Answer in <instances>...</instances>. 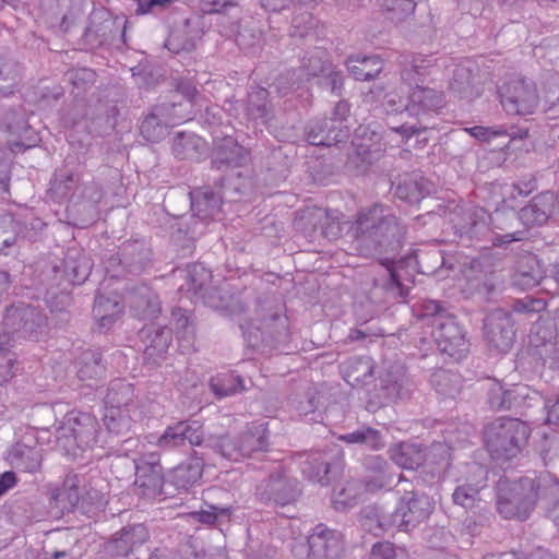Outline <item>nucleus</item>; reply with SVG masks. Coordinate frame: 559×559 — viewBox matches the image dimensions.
Returning a JSON list of instances; mask_svg holds the SVG:
<instances>
[{
	"label": "nucleus",
	"mask_w": 559,
	"mask_h": 559,
	"mask_svg": "<svg viewBox=\"0 0 559 559\" xmlns=\"http://www.w3.org/2000/svg\"><path fill=\"white\" fill-rule=\"evenodd\" d=\"M429 67V60L413 57L403 66L399 87L385 91L377 86L366 95V102H378L388 115L407 114L417 119L414 124L390 126L391 131L401 136V142L408 141L421 130L432 128L429 126L430 119L439 115L445 106L443 92L419 85L430 74L427 71Z\"/></svg>",
	"instance_id": "obj_1"
},
{
	"label": "nucleus",
	"mask_w": 559,
	"mask_h": 559,
	"mask_svg": "<svg viewBox=\"0 0 559 559\" xmlns=\"http://www.w3.org/2000/svg\"><path fill=\"white\" fill-rule=\"evenodd\" d=\"M96 426V418L91 414L69 412L55 428L53 441L49 439V429H27L23 438L8 449L4 459L11 467L20 472L35 473L40 468L43 460L37 444L47 442L50 449L76 457L80 450L88 449L97 442Z\"/></svg>",
	"instance_id": "obj_2"
},
{
	"label": "nucleus",
	"mask_w": 559,
	"mask_h": 559,
	"mask_svg": "<svg viewBox=\"0 0 559 559\" xmlns=\"http://www.w3.org/2000/svg\"><path fill=\"white\" fill-rule=\"evenodd\" d=\"M501 207L497 206L493 214L487 210L471 205H455L449 211V222L453 225L455 233L460 236L466 235L469 238H478L489 230L492 224L497 228L500 218L503 216L510 221H520L523 225H543L554 214L556 197L552 192H543L536 195L528 205L522 207L519 213L513 209L506 210V200H502Z\"/></svg>",
	"instance_id": "obj_3"
},
{
	"label": "nucleus",
	"mask_w": 559,
	"mask_h": 559,
	"mask_svg": "<svg viewBox=\"0 0 559 559\" xmlns=\"http://www.w3.org/2000/svg\"><path fill=\"white\" fill-rule=\"evenodd\" d=\"M340 233L345 230V236L356 243L355 249L367 254L383 243L400 241L403 228L395 215L381 204H373L361 209L355 222L337 223Z\"/></svg>",
	"instance_id": "obj_4"
},
{
	"label": "nucleus",
	"mask_w": 559,
	"mask_h": 559,
	"mask_svg": "<svg viewBox=\"0 0 559 559\" xmlns=\"http://www.w3.org/2000/svg\"><path fill=\"white\" fill-rule=\"evenodd\" d=\"M46 323V317L35 307L24 304L7 308L3 317V334L0 335V385L14 374L15 359L7 349L11 340L20 337L36 338L37 332Z\"/></svg>",
	"instance_id": "obj_5"
},
{
	"label": "nucleus",
	"mask_w": 559,
	"mask_h": 559,
	"mask_svg": "<svg viewBox=\"0 0 559 559\" xmlns=\"http://www.w3.org/2000/svg\"><path fill=\"white\" fill-rule=\"evenodd\" d=\"M540 498V484L530 477L516 481L500 479L497 485V511L504 519L526 520Z\"/></svg>",
	"instance_id": "obj_6"
},
{
	"label": "nucleus",
	"mask_w": 559,
	"mask_h": 559,
	"mask_svg": "<svg viewBox=\"0 0 559 559\" xmlns=\"http://www.w3.org/2000/svg\"><path fill=\"white\" fill-rule=\"evenodd\" d=\"M484 435L486 447L492 457L511 460L526 444L530 428L515 418H499L485 428Z\"/></svg>",
	"instance_id": "obj_7"
},
{
	"label": "nucleus",
	"mask_w": 559,
	"mask_h": 559,
	"mask_svg": "<svg viewBox=\"0 0 559 559\" xmlns=\"http://www.w3.org/2000/svg\"><path fill=\"white\" fill-rule=\"evenodd\" d=\"M139 417L131 384L120 379L112 381L105 397L103 416L108 431L115 435L128 432Z\"/></svg>",
	"instance_id": "obj_8"
},
{
	"label": "nucleus",
	"mask_w": 559,
	"mask_h": 559,
	"mask_svg": "<svg viewBox=\"0 0 559 559\" xmlns=\"http://www.w3.org/2000/svg\"><path fill=\"white\" fill-rule=\"evenodd\" d=\"M405 493L401 497L395 511L390 520L384 516L379 520V527L386 530L394 526L400 531H411L424 522L432 512L433 506L427 495H417L414 490L404 488Z\"/></svg>",
	"instance_id": "obj_9"
},
{
	"label": "nucleus",
	"mask_w": 559,
	"mask_h": 559,
	"mask_svg": "<svg viewBox=\"0 0 559 559\" xmlns=\"http://www.w3.org/2000/svg\"><path fill=\"white\" fill-rule=\"evenodd\" d=\"M207 445L230 461H240L253 452L263 451L267 447L266 426L264 423L253 424L239 438L221 437L207 440Z\"/></svg>",
	"instance_id": "obj_10"
},
{
	"label": "nucleus",
	"mask_w": 559,
	"mask_h": 559,
	"mask_svg": "<svg viewBox=\"0 0 559 559\" xmlns=\"http://www.w3.org/2000/svg\"><path fill=\"white\" fill-rule=\"evenodd\" d=\"M349 114V104L338 102L330 119H317L307 128V141L314 146H332L349 138V128L344 124Z\"/></svg>",
	"instance_id": "obj_11"
},
{
	"label": "nucleus",
	"mask_w": 559,
	"mask_h": 559,
	"mask_svg": "<svg viewBox=\"0 0 559 559\" xmlns=\"http://www.w3.org/2000/svg\"><path fill=\"white\" fill-rule=\"evenodd\" d=\"M243 337L249 346L262 353L266 347L285 341L288 336V318L285 314L274 312L255 322L241 324Z\"/></svg>",
	"instance_id": "obj_12"
},
{
	"label": "nucleus",
	"mask_w": 559,
	"mask_h": 559,
	"mask_svg": "<svg viewBox=\"0 0 559 559\" xmlns=\"http://www.w3.org/2000/svg\"><path fill=\"white\" fill-rule=\"evenodd\" d=\"M499 95L503 109L510 115H532L539 103L536 86L525 80L510 81L500 88Z\"/></svg>",
	"instance_id": "obj_13"
},
{
	"label": "nucleus",
	"mask_w": 559,
	"mask_h": 559,
	"mask_svg": "<svg viewBox=\"0 0 559 559\" xmlns=\"http://www.w3.org/2000/svg\"><path fill=\"white\" fill-rule=\"evenodd\" d=\"M431 336L440 352L460 360L468 350L465 333L450 316H438L431 322Z\"/></svg>",
	"instance_id": "obj_14"
},
{
	"label": "nucleus",
	"mask_w": 559,
	"mask_h": 559,
	"mask_svg": "<svg viewBox=\"0 0 559 559\" xmlns=\"http://www.w3.org/2000/svg\"><path fill=\"white\" fill-rule=\"evenodd\" d=\"M189 116L178 115L176 104H160L141 122L140 131L144 139L151 142H158L170 127L178 126L187 120Z\"/></svg>",
	"instance_id": "obj_15"
},
{
	"label": "nucleus",
	"mask_w": 559,
	"mask_h": 559,
	"mask_svg": "<svg viewBox=\"0 0 559 559\" xmlns=\"http://www.w3.org/2000/svg\"><path fill=\"white\" fill-rule=\"evenodd\" d=\"M135 481L138 495L145 499H156L163 495L164 485H167L163 477L162 466L158 456L150 455L146 461L143 457L134 461Z\"/></svg>",
	"instance_id": "obj_16"
},
{
	"label": "nucleus",
	"mask_w": 559,
	"mask_h": 559,
	"mask_svg": "<svg viewBox=\"0 0 559 559\" xmlns=\"http://www.w3.org/2000/svg\"><path fill=\"white\" fill-rule=\"evenodd\" d=\"M418 264L417 258L407 255L396 262L383 263L385 277L376 278L374 286L383 288L393 298H405L407 289L404 281H409Z\"/></svg>",
	"instance_id": "obj_17"
},
{
	"label": "nucleus",
	"mask_w": 559,
	"mask_h": 559,
	"mask_svg": "<svg viewBox=\"0 0 559 559\" xmlns=\"http://www.w3.org/2000/svg\"><path fill=\"white\" fill-rule=\"evenodd\" d=\"M485 335L488 343L500 352L511 348L515 331L511 316L502 309H496L484 323Z\"/></svg>",
	"instance_id": "obj_18"
},
{
	"label": "nucleus",
	"mask_w": 559,
	"mask_h": 559,
	"mask_svg": "<svg viewBox=\"0 0 559 559\" xmlns=\"http://www.w3.org/2000/svg\"><path fill=\"white\" fill-rule=\"evenodd\" d=\"M201 425L198 421H179L169 426L158 438V447L171 450L189 442L190 445H200L203 440Z\"/></svg>",
	"instance_id": "obj_19"
},
{
	"label": "nucleus",
	"mask_w": 559,
	"mask_h": 559,
	"mask_svg": "<svg viewBox=\"0 0 559 559\" xmlns=\"http://www.w3.org/2000/svg\"><path fill=\"white\" fill-rule=\"evenodd\" d=\"M144 359L147 364L158 365L171 342V332L167 326H145L140 332Z\"/></svg>",
	"instance_id": "obj_20"
},
{
	"label": "nucleus",
	"mask_w": 559,
	"mask_h": 559,
	"mask_svg": "<svg viewBox=\"0 0 559 559\" xmlns=\"http://www.w3.org/2000/svg\"><path fill=\"white\" fill-rule=\"evenodd\" d=\"M310 551L318 559H336L342 549L341 535L323 524L313 528L308 539Z\"/></svg>",
	"instance_id": "obj_21"
},
{
	"label": "nucleus",
	"mask_w": 559,
	"mask_h": 559,
	"mask_svg": "<svg viewBox=\"0 0 559 559\" xmlns=\"http://www.w3.org/2000/svg\"><path fill=\"white\" fill-rule=\"evenodd\" d=\"M127 301L132 314L141 320H151L160 312L156 294L146 285H141L128 294Z\"/></svg>",
	"instance_id": "obj_22"
},
{
	"label": "nucleus",
	"mask_w": 559,
	"mask_h": 559,
	"mask_svg": "<svg viewBox=\"0 0 559 559\" xmlns=\"http://www.w3.org/2000/svg\"><path fill=\"white\" fill-rule=\"evenodd\" d=\"M331 66L328 52L322 49H316L309 57L304 58L300 69L292 72V79L296 78V80L292 82L290 88L297 91L305 81H309L311 78L324 76Z\"/></svg>",
	"instance_id": "obj_23"
},
{
	"label": "nucleus",
	"mask_w": 559,
	"mask_h": 559,
	"mask_svg": "<svg viewBox=\"0 0 559 559\" xmlns=\"http://www.w3.org/2000/svg\"><path fill=\"white\" fill-rule=\"evenodd\" d=\"M203 460L190 457L169 472L166 484L174 486L177 490H188L201 478Z\"/></svg>",
	"instance_id": "obj_24"
},
{
	"label": "nucleus",
	"mask_w": 559,
	"mask_h": 559,
	"mask_svg": "<svg viewBox=\"0 0 559 559\" xmlns=\"http://www.w3.org/2000/svg\"><path fill=\"white\" fill-rule=\"evenodd\" d=\"M471 62L464 61L459 64H452L449 71L452 73L450 80V90L459 98L472 100L480 95V90L473 84Z\"/></svg>",
	"instance_id": "obj_25"
},
{
	"label": "nucleus",
	"mask_w": 559,
	"mask_h": 559,
	"mask_svg": "<svg viewBox=\"0 0 559 559\" xmlns=\"http://www.w3.org/2000/svg\"><path fill=\"white\" fill-rule=\"evenodd\" d=\"M390 459L400 467L415 469L424 465L427 459L426 449L413 442H400L390 447Z\"/></svg>",
	"instance_id": "obj_26"
},
{
	"label": "nucleus",
	"mask_w": 559,
	"mask_h": 559,
	"mask_svg": "<svg viewBox=\"0 0 559 559\" xmlns=\"http://www.w3.org/2000/svg\"><path fill=\"white\" fill-rule=\"evenodd\" d=\"M374 369L373 360L368 356L350 357L341 366L343 379L352 386L368 383Z\"/></svg>",
	"instance_id": "obj_27"
},
{
	"label": "nucleus",
	"mask_w": 559,
	"mask_h": 559,
	"mask_svg": "<svg viewBox=\"0 0 559 559\" xmlns=\"http://www.w3.org/2000/svg\"><path fill=\"white\" fill-rule=\"evenodd\" d=\"M121 300L117 295L114 298L105 297L98 292L95 297L93 314L100 330H109L122 313Z\"/></svg>",
	"instance_id": "obj_28"
},
{
	"label": "nucleus",
	"mask_w": 559,
	"mask_h": 559,
	"mask_svg": "<svg viewBox=\"0 0 559 559\" xmlns=\"http://www.w3.org/2000/svg\"><path fill=\"white\" fill-rule=\"evenodd\" d=\"M191 209L201 219H215L223 205L222 197L210 188L190 193Z\"/></svg>",
	"instance_id": "obj_29"
},
{
	"label": "nucleus",
	"mask_w": 559,
	"mask_h": 559,
	"mask_svg": "<svg viewBox=\"0 0 559 559\" xmlns=\"http://www.w3.org/2000/svg\"><path fill=\"white\" fill-rule=\"evenodd\" d=\"M348 72L358 81H369L382 70V60L377 55L350 56L346 61Z\"/></svg>",
	"instance_id": "obj_30"
},
{
	"label": "nucleus",
	"mask_w": 559,
	"mask_h": 559,
	"mask_svg": "<svg viewBox=\"0 0 559 559\" xmlns=\"http://www.w3.org/2000/svg\"><path fill=\"white\" fill-rule=\"evenodd\" d=\"M210 388L218 399L240 393L246 389L241 377L230 370L218 372L212 377Z\"/></svg>",
	"instance_id": "obj_31"
},
{
	"label": "nucleus",
	"mask_w": 559,
	"mask_h": 559,
	"mask_svg": "<svg viewBox=\"0 0 559 559\" xmlns=\"http://www.w3.org/2000/svg\"><path fill=\"white\" fill-rule=\"evenodd\" d=\"M249 159V152L239 145L233 138H225L216 146L215 162L233 167H239Z\"/></svg>",
	"instance_id": "obj_32"
},
{
	"label": "nucleus",
	"mask_w": 559,
	"mask_h": 559,
	"mask_svg": "<svg viewBox=\"0 0 559 559\" xmlns=\"http://www.w3.org/2000/svg\"><path fill=\"white\" fill-rule=\"evenodd\" d=\"M148 538L146 528L139 524L123 528L120 536L114 540V547L119 556H128L138 546L144 544Z\"/></svg>",
	"instance_id": "obj_33"
},
{
	"label": "nucleus",
	"mask_w": 559,
	"mask_h": 559,
	"mask_svg": "<svg viewBox=\"0 0 559 559\" xmlns=\"http://www.w3.org/2000/svg\"><path fill=\"white\" fill-rule=\"evenodd\" d=\"M367 467L370 475L366 479V490L376 491L391 485L392 476L388 473V462L379 456H371L368 460Z\"/></svg>",
	"instance_id": "obj_34"
},
{
	"label": "nucleus",
	"mask_w": 559,
	"mask_h": 559,
	"mask_svg": "<svg viewBox=\"0 0 559 559\" xmlns=\"http://www.w3.org/2000/svg\"><path fill=\"white\" fill-rule=\"evenodd\" d=\"M301 457H304V455ZM300 465L302 474L309 480L318 481L322 485L329 483L328 474L330 472V464L321 452H312L305 455V460L300 461Z\"/></svg>",
	"instance_id": "obj_35"
},
{
	"label": "nucleus",
	"mask_w": 559,
	"mask_h": 559,
	"mask_svg": "<svg viewBox=\"0 0 559 559\" xmlns=\"http://www.w3.org/2000/svg\"><path fill=\"white\" fill-rule=\"evenodd\" d=\"M337 439L347 444H362L376 451L384 447L381 433L371 427H361L355 431L340 435Z\"/></svg>",
	"instance_id": "obj_36"
},
{
	"label": "nucleus",
	"mask_w": 559,
	"mask_h": 559,
	"mask_svg": "<svg viewBox=\"0 0 559 559\" xmlns=\"http://www.w3.org/2000/svg\"><path fill=\"white\" fill-rule=\"evenodd\" d=\"M525 390L522 385H516L512 390H504L501 383H491L488 390V403L493 409L511 408L515 405L514 395H523Z\"/></svg>",
	"instance_id": "obj_37"
},
{
	"label": "nucleus",
	"mask_w": 559,
	"mask_h": 559,
	"mask_svg": "<svg viewBox=\"0 0 559 559\" xmlns=\"http://www.w3.org/2000/svg\"><path fill=\"white\" fill-rule=\"evenodd\" d=\"M76 368L78 377L82 381L99 377L104 370L100 353L94 349L83 352L76 361Z\"/></svg>",
	"instance_id": "obj_38"
},
{
	"label": "nucleus",
	"mask_w": 559,
	"mask_h": 559,
	"mask_svg": "<svg viewBox=\"0 0 559 559\" xmlns=\"http://www.w3.org/2000/svg\"><path fill=\"white\" fill-rule=\"evenodd\" d=\"M79 484L80 480L76 475L66 477L62 489L56 495V500L62 506L63 510L71 511L79 504L81 499Z\"/></svg>",
	"instance_id": "obj_39"
},
{
	"label": "nucleus",
	"mask_w": 559,
	"mask_h": 559,
	"mask_svg": "<svg viewBox=\"0 0 559 559\" xmlns=\"http://www.w3.org/2000/svg\"><path fill=\"white\" fill-rule=\"evenodd\" d=\"M66 275L73 285H80L88 277L92 270L91 261L85 255H80L78 260L68 257L64 262Z\"/></svg>",
	"instance_id": "obj_40"
},
{
	"label": "nucleus",
	"mask_w": 559,
	"mask_h": 559,
	"mask_svg": "<svg viewBox=\"0 0 559 559\" xmlns=\"http://www.w3.org/2000/svg\"><path fill=\"white\" fill-rule=\"evenodd\" d=\"M269 92L263 87L253 88L248 95L247 115L250 119L264 121L266 118V99Z\"/></svg>",
	"instance_id": "obj_41"
},
{
	"label": "nucleus",
	"mask_w": 559,
	"mask_h": 559,
	"mask_svg": "<svg viewBox=\"0 0 559 559\" xmlns=\"http://www.w3.org/2000/svg\"><path fill=\"white\" fill-rule=\"evenodd\" d=\"M468 430L469 427H465L464 433L462 435V432L459 431L457 437L452 436L451 430H447V435L444 437L445 445L440 443L433 444L432 452H438L441 454V457L437 463L439 466V472L448 466L450 460V450L454 449L456 444H461L467 439V436L469 435Z\"/></svg>",
	"instance_id": "obj_42"
},
{
	"label": "nucleus",
	"mask_w": 559,
	"mask_h": 559,
	"mask_svg": "<svg viewBox=\"0 0 559 559\" xmlns=\"http://www.w3.org/2000/svg\"><path fill=\"white\" fill-rule=\"evenodd\" d=\"M19 80L20 71L16 63H0V96H8L12 94Z\"/></svg>",
	"instance_id": "obj_43"
},
{
	"label": "nucleus",
	"mask_w": 559,
	"mask_h": 559,
	"mask_svg": "<svg viewBox=\"0 0 559 559\" xmlns=\"http://www.w3.org/2000/svg\"><path fill=\"white\" fill-rule=\"evenodd\" d=\"M530 262V271H519L513 277L514 285L524 290L536 287L543 278L538 261L535 258H531Z\"/></svg>",
	"instance_id": "obj_44"
},
{
	"label": "nucleus",
	"mask_w": 559,
	"mask_h": 559,
	"mask_svg": "<svg viewBox=\"0 0 559 559\" xmlns=\"http://www.w3.org/2000/svg\"><path fill=\"white\" fill-rule=\"evenodd\" d=\"M481 486L464 484L457 486L452 495L453 502L464 509H472L476 506Z\"/></svg>",
	"instance_id": "obj_45"
},
{
	"label": "nucleus",
	"mask_w": 559,
	"mask_h": 559,
	"mask_svg": "<svg viewBox=\"0 0 559 559\" xmlns=\"http://www.w3.org/2000/svg\"><path fill=\"white\" fill-rule=\"evenodd\" d=\"M231 514V508L230 507H219L214 504H209L206 509L195 511L191 513V516L205 525H213L215 524L219 519L226 518L228 519Z\"/></svg>",
	"instance_id": "obj_46"
},
{
	"label": "nucleus",
	"mask_w": 559,
	"mask_h": 559,
	"mask_svg": "<svg viewBox=\"0 0 559 559\" xmlns=\"http://www.w3.org/2000/svg\"><path fill=\"white\" fill-rule=\"evenodd\" d=\"M464 131L472 135L473 138L484 142L491 141L492 139L503 135H508L512 139L518 136L515 132H508V130L503 127L489 128L483 126H475L471 128H465Z\"/></svg>",
	"instance_id": "obj_47"
},
{
	"label": "nucleus",
	"mask_w": 559,
	"mask_h": 559,
	"mask_svg": "<svg viewBox=\"0 0 559 559\" xmlns=\"http://www.w3.org/2000/svg\"><path fill=\"white\" fill-rule=\"evenodd\" d=\"M187 277L190 282V289L197 294L203 289L212 275L202 263H193L187 267Z\"/></svg>",
	"instance_id": "obj_48"
},
{
	"label": "nucleus",
	"mask_w": 559,
	"mask_h": 559,
	"mask_svg": "<svg viewBox=\"0 0 559 559\" xmlns=\"http://www.w3.org/2000/svg\"><path fill=\"white\" fill-rule=\"evenodd\" d=\"M382 7L392 14L391 19L402 20L415 11L414 0H383Z\"/></svg>",
	"instance_id": "obj_49"
},
{
	"label": "nucleus",
	"mask_w": 559,
	"mask_h": 559,
	"mask_svg": "<svg viewBox=\"0 0 559 559\" xmlns=\"http://www.w3.org/2000/svg\"><path fill=\"white\" fill-rule=\"evenodd\" d=\"M370 559H407V556L405 549L395 548L389 542H381L372 546Z\"/></svg>",
	"instance_id": "obj_50"
},
{
	"label": "nucleus",
	"mask_w": 559,
	"mask_h": 559,
	"mask_svg": "<svg viewBox=\"0 0 559 559\" xmlns=\"http://www.w3.org/2000/svg\"><path fill=\"white\" fill-rule=\"evenodd\" d=\"M395 195L409 204H414L418 203L425 197V192L418 182L404 181L396 187Z\"/></svg>",
	"instance_id": "obj_51"
},
{
	"label": "nucleus",
	"mask_w": 559,
	"mask_h": 559,
	"mask_svg": "<svg viewBox=\"0 0 559 559\" xmlns=\"http://www.w3.org/2000/svg\"><path fill=\"white\" fill-rule=\"evenodd\" d=\"M316 25V20L309 12L296 15L292 22V35L297 37H306L310 34Z\"/></svg>",
	"instance_id": "obj_52"
},
{
	"label": "nucleus",
	"mask_w": 559,
	"mask_h": 559,
	"mask_svg": "<svg viewBox=\"0 0 559 559\" xmlns=\"http://www.w3.org/2000/svg\"><path fill=\"white\" fill-rule=\"evenodd\" d=\"M171 318L176 324L178 338L190 341V321L187 312L182 309H175L171 313Z\"/></svg>",
	"instance_id": "obj_53"
},
{
	"label": "nucleus",
	"mask_w": 559,
	"mask_h": 559,
	"mask_svg": "<svg viewBox=\"0 0 559 559\" xmlns=\"http://www.w3.org/2000/svg\"><path fill=\"white\" fill-rule=\"evenodd\" d=\"M235 7L236 4L228 0H203L200 2V11L203 14L221 13Z\"/></svg>",
	"instance_id": "obj_54"
},
{
	"label": "nucleus",
	"mask_w": 559,
	"mask_h": 559,
	"mask_svg": "<svg viewBox=\"0 0 559 559\" xmlns=\"http://www.w3.org/2000/svg\"><path fill=\"white\" fill-rule=\"evenodd\" d=\"M292 406L299 417H307L309 414H313L317 405L314 397L311 394H306L302 400H292Z\"/></svg>",
	"instance_id": "obj_55"
},
{
	"label": "nucleus",
	"mask_w": 559,
	"mask_h": 559,
	"mask_svg": "<svg viewBox=\"0 0 559 559\" xmlns=\"http://www.w3.org/2000/svg\"><path fill=\"white\" fill-rule=\"evenodd\" d=\"M295 0H260V3L263 9L271 12H278L289 7ZM298 3L302 5H309L312 3H317L318 0H296Z\"/></svg>",
	"instance_id": "obj_56"
},
{
	"label": "nucleus",
	"mask_w": 559,
	"mask_h": 559,
	"mask_svg": "<svg viewBox=\"0 0 559 559\" xmlns=\"http://www.w3.org/2000/svg\"><path fill=\"white\" fill-rule=\"evenodd\" d=\"M544 308L545 302L543 300L532 299L530 297L516 300L513 305V310L516 312H539Z\"/></svg>",
	"instance_id": "obj_57"
},
{
	"label": "nucleus",
	"mask_w": 559,
	"mask_h": 559,
	"mask_svg": "<svg viewBox=\"0 0 559 559\" xmlns=\"http://www.w3.org/2000/svg\"><path fill=\"white\" fill-rule=\"evenodd\" d=\"M74 183V176L72 174L63 175L61 173L56 174L52 183L53 189L60 191L62 197H68L69 191L72 189Z\"/></svg>",
	"instance_id": "obj_58"
},
{
	"label": "nucleus",
	"mask_w": 559,
	"mask_h": 559,
	"mask_svg": "<svg viewBox=\"0 0 559 559\" xmlns=\"http://www.w3.org/2000/svg\"><path fill=\"white\" fill-rule=\"evenodd\" d=\"M138 8L136 14H146L151 12L155 7L166 8L175 0H135Z\"/></svg>",
	"instance_id": "obj_59"
},
{
	"label": "nucleus",
	"mask_w": 559,
	"mask_h": 559,
	"mask_svg": "<svg viewBox=\"0 0 559 559\" xmlns=\"http://www.w3.org/2000/svg\"><path fill=\"white\" fill-rule=\"evenodd\" d=\"M70 78L74 85L82 83L85 86L90 83H94L95 72L91 69H79L71 72Z\"/></svg>",
	"instance_id": "obj_60"
},
{
	"label": "nucleus",
	"mask_w": 559,
	"mask_h": 559,
	"mask_svg": "<svg viewBox=\"0 0 559 559\" xmlns=\"http://www.w3.org/2000/svg\"><path fill=\"white\" fill-rule=\"evenodd\" d=\"M323 78L330 81L332 92L335 94H340L343 86L342 72L336 71L335 68L331 66L330 70H328Z\"/></svg>",
	"instance_id": "obj_61"
},
{
	"label": "nucleus",
	"mask_w": 559,
	"mask_h": 559,
	"mask_svg": "<svg viewBox=\"0 0 559 559\" xmlns=\"http://www.w3.org/2000/svg\"><path fill=\"white\" fill-rule=\"evenodd\" d=\"M441 307L437 301L428 300L424 304V312L421 314L424 320L428 321V324L431 325L432 319L438 316H443L440 313Z\"/></svg>",
	"instance_id": "obj_62"
},
{
	"label": "nucleus",
	"mask_w": 559,
	"mask_h": 559,
	"mask_svg": "<svg viewBox=\"0 0 559 559\" xmlns=\"http://www.w3.org/2000/svg\"><path fill=\"white\" fill-rule=\"evenodd\" d=\"M16 484V476L13 472H4L0 476V496L13 488Z\"/></svg>",
	"instance_id": "obj_63"
},
{
	"label": "nucleus",
	"mask_w": 559,
	"mask_h": 559,
	"mask_svg": "<svg viewBox=\"0 0 559 559\" xmlns=\"http://www.w3.org/2000/svg\"><path fill=\"white\" fill-rule=\"evenodd\" d=\"M548 424L559 425V399L552 404H546Z\"/></svg>",
	"instance_id": "obj_64"
}]
</instances>
